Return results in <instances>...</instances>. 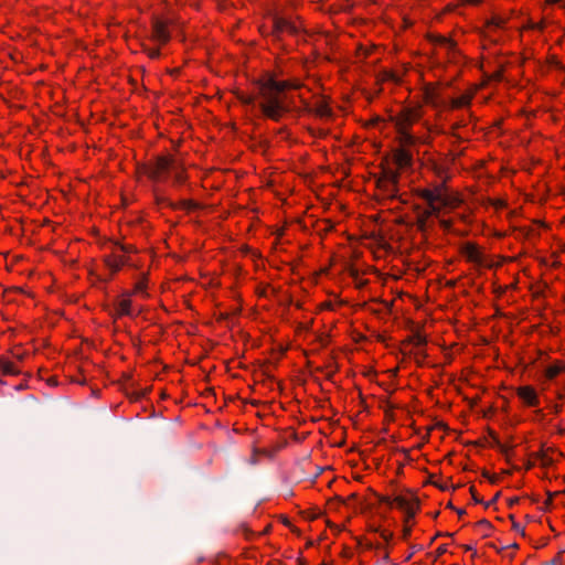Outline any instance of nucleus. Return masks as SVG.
Masks as SVG:
<instances>
[{
  "label": "nucleus",
  "instance_id": "6e6d98bb",
  "mask_svg": "<svg viewBox=\"0 0 565 565\" xmlns=\"http://www.w3.org/2000/svg\"><path fill=\"white\" fill-rule=\"evenodd\" d=\"M511 547H513V548H518V547H519V545H518L516 543H513V544L511 545Z\"/></svg>",
  "mask_w": 565,
  "mask_h": 565
},
{
  "label": "nucleus",
  "instance_id": "3c124183",
  "mask_svg": "<svg viewBox=\"0 0 565 565\" xmlns=\"http://www.w3.org/2000/svg\"><path fill=\"white\" fill-rule=\"evenodd\" d=\"M548 3H557L559 2L561 0H546Z\"/></svg>",
  "mask_w": 565,
  "mask_h": 565
},
{
  "label": "nucleus",
  "instance_id": "c9c22d12",
  "mask_svg": "<svg viewBox=\"0 0 565 565\" xmlns=\"http://www.w3.org/2000/svg\"><path fill=\"white\" fill-rule=\"evenodd\" d=\"M409 535H411V527L409 526H405L404 530H403V537L407 539Z\"/></svg>",
  "mask_w": 565,
  "mask_h": 565
},
{
  "label": "nucleus",
  "instance_id": "37998d69",
  "mask_svg": "<svg viewBox=\"0 0 565 565\" xmlns=\"http://www.w3.org/2000/svg\"><path fill=\"white\" fill-rule=\"evenodd\" d=\"M518 501H519V499H518V498H513V499H511V500L509 501V504H510V505H513V504H515Z\"/></svg>",
  "mask_w": 565,
  "mask_h": 565
},
{
  "label": "nucleus",
  "instance_id": "1a4fd4ad",
  "mask_svg": "<svg viewBox=\"0 0 565 565\" xmlns=\"http://www.w3.org/2000/svg\"><path fill=\"white\" fill-rule=\"evenodd\" d=\"M518 396L527 406H535L539 403V397L535 390L531 386H521L518 388Z\"/></svg>",
  "mask_w": 565,
  "mask_h": 565
},
{
  "label": "nucleus",
  "instance_id": "e433bc0d",
  "mask_svg": "<svg viewBox=\"0 0 565 565\" xmlns=\"http://www.w3.org/2000/svg\"><path fill=\"white\" fill-rule=\"evenodd\" d=\"M540 457H541V459H542V463H543L544 466H547V465H550V463H551V459H550V458H547L546 456L542 455V456H540Z\"/></svg>",
  "mask_w": 565,
  "mask_h": 565
},
{
  "label": "nucleus",
  "instance_id": "a878e982",
  "mask_svg": "<svg viewBox=\"0 0 565 565\" xmlns=\"http://www.w3.org/2000/svg\"><path fill=\"white\" fill-rule=\"evenodd\" d=\"M476 525L484 531H489L491 529V523L486 519L478 521Z\"/></svg>",
  "mask_w": 565,
  "mask_h": 565
},
{
  "label": "nucleus",
  "instance_id": "423d86ee",
  "mask_svg": "<svg viewBox=\"0 0 565 565\" xmlns=\"http://www.w3.org/2000/svg\"><path fill=\"white\" fill-rule=\"evenodd\" d=\"M419 108H404L401 114L394 117L392 120L395 124L396 129H408L416 120L420 118Z\"/></svg>",
  "mask_w": 565,
  "mask_h": 565
},
{
  "label": "nucleus",
  "instance_id": "a211bd4d",
  "mask_svg": "<svg viewBox=\"0 0 565 565\" xmlns=\"http://www.w3.org/2000/svg\"><path fill=\"white\" fill-rule=\"evenodd\" d=\"M434 42L439 45L446 46L449 50H455L456 47V43L452 40L447 39L443 35L435 36Z\"/></svg>",
  "mask_w": 565,
  "mask_h": 565
},
{
  "label": "nucleus",
  "instance_id": "20e7f679",
  "mask_svg": "<svg viewBox=\"0 0 565 565\" xmlns=\"http://www.w3.org/2000/svg\"><path fill=\"white\" fill-rule=\"evenodd\" d=\"M173 169H179V166L172 156L158 157L153 164L143 167L145 173L152 180H159L161 174L172 172Z\"/></svg>",
  "mask_w": 565,
  "mask_h": 565
},
{
  "label": "nucleus",
  "instance_id": "473e14b6",
  "mask_svg": "<svg viewBox=\"0 0 565 565\" xmlns=\"http://www.w3.org/2000/svg\"><path fill=\"white\" fill-rule=\"evenodd\" d=\"M499 497H500V492H498V493L493 497V499H492L491 501H489V502H484V503H483V504H484V507H486V508H489L491 504H493V503L499 499Z\"/></svg>",
  "mask_w": 565,
  "mask_h": 565
},
{
  "label": "nucleus",
  "instance_id": "a19ab883",
  "mask_svg": "<svg viewBox=\"0 0 565 565\" xmlns=\"http://www.w3.org/2000/svg\"><path fill=\"white\" fill-rule=\"evenodd\" d=\"M491 483H495L498 481V477L495 475L490 476L488 479Z\"/></svg>",
  "mask_w": 565,
  "mask_h": 565
},
{
  "label": "nucleus",
  "instance_id": "a18cd8bd",
  "mask_svg": "<svg viewBox=\"0 0 565 565\" xmlns=\"http://www.w3.org/2000/svg\"><path fill=\"white\" fill-rule=\"evenodd\" d=\"M468 3L478 4L480 0H466Z\"/></svg>",
  "mask_w": 565,
  "mask_h": 565
},
{
  "label": "nucleus",
  "instance_id": "5fc2aeb1",
  "mask_svg": "<svg viewBox=\"0 0 565 565\" xmlns=\"http://www.w3.org/2000/svg\"><path fill=\"white\" fill-rule=\"evenodd\" d=\"M465 550H466V551H472V547H471V546H469V545H467V546L465 547Z\"/></svg>",
  "mask_w": 565,
  "mask_h": 565
},
{
  "label": "nucleus",
  "instance_id": "4c0bfd02",
  "mask_svg": "<svg viewBox=\"0 0 565 565\" xmlns=\"http://www.w3.org/2000/svg\"><path fill=\"white\" fill-rule=\"evenodd\" d=\"M446 545H440L438 548H437V554L438 555H441L444 553H446Z\"/></svg>",
  "mask_w": 565,
  "mask_h": 565
},
{
  "label": "nucleus",
  "instance_id": "13d9d810",
  "mask_svg": "<svg viewBox=\"0 0 565 565\" xmlns=\"http://www.w3.org/2000/svg\"><path fill=\"white\" fill-rule=\"evenodd\" d=\"M331 377H332V373H329V374L327 375V379H328V380H330Z\"/></svg>",
  "mask_w": 565,
  "mask_h": 565
},
{
  "label": "nucleus",
  "instance_id": "0eeeda50",
  "mask_svg": "<svg viewBox=\"0 0 565 565\" xmlns=\"http://www.w3.org/2000/svg\"><path fill=\"white\" fill-rule=\"evenodd\" d=\"M274 24V33L278 38L280 33L288 32L292 35H298L300 33V28L296 25L294 22L281 18V17H274L273 19Z\"/></svg>",
  "mask_w": 565,
  "mask_h": 565
},
{
  "label": "nucleus",
  "instance_id": "2f4dec72",
  "mask_svg": "<svg viewBox=\"0 0 565 565\" xmlns=\"http://www.w3.org/2000/svg\"><path fill=\"white\" fill-rule=\"evenodd\" d=\"M116 245L125 253H129L132 250V246H128V245H121L119 243H116Z\"/></svg>",
  "mask_w": 565,
  "mask_h": 565
},
{
  "label": "nucleus",
  "instance_id": "6e6552de",
  "mask_svg": "<svg viewBox=\"0 0 565 565\" xmlns=\"http://www.w3.org/2000/svg\"><path fill=\"white\" fill-rule=\"evenodd\" d=\"M152 38L161 44L170 40L167 23L158 18H153L152 20Z\"/></svg>",
  "mask_w": 565,
  "mask_h": 565
},
{
  "label": "nucleus",
  "instance_id": "9d476101",
  "mask_svg": "<svg viewBox=\"0 0 565 565\" xmlns=\"http://www.w3.org/2000/svg\"><path fill=\"white\" fill-rule=\"evenodd\" d=\"M156 200H157L158 204H167L168 206H170L172 209L182 207L185 210H193V209L198 207V204L190 200H182L179 203H173V202L169 201L167 198L161 196L159 194L156 195Z\"/></svg>",
  "mask_w": 565,
  "mask_h": 565
},
{
  "label": "nucleus",
  "instance_id": "8fccbe9b",
  "mask_svg": "<svg viewBox=\"0 0 565 565\" xmlns=\"http://www.w3.org/2000/svg\"><path fill=\"white\" fill-rule=\"evenodd\" d=\"M482 476H483L484 478L489 479V477H490L491 475H490L488 471H483V472H482Z\"/></svg>",
  "mask_w": 565,
  "mask_h": 565
},
{
  "label": "nucleus",
  "instance_id": "c756f323",
  "mask_svg": "<svg viewBox=\"0 0 565 565\" xmlns=\"http://www.w3.org/2000/svg\"><path fill=\"white\" fill-rule=\"evenodd\" d=\"M512 529H513L514 531H516V532H520L522 535H524V534H525V533H524V529H523V527H521V525H520L518 522H515V521H513Z\"/></svg>",
  "mask_w": 565,
  "mask_h": 565
},
{
  "label": "nucleus",
  "instance_id": "de8ad7c7",
  "mask_svg": "<svg viewBox=\"0 0 565 565\" xmlns=\"http://www.w3.org/2000/svg\"><path fill=\"white\" fill-rule=\"evenodd\" d=\"M356 498H358V497H356V494H355V493H352V494L348 498V500H356Z\"/></svg>",
  "mask_w": 565,
  "mask_h": 565
},
{
  "label": "nucleus",
  "instance_id": "c85d7f7f",
  "mask_svg": "<svg viewBox=\"0 0 565 565\" xmlns=\"http://www.w3.org/2000/svg\"><path fill=\"white\" fill-rule=\"evenodd\" d=\"M146 288V285L143 281H138L136 285H135V292H142Z\"/></svg>",
  "mask_w": 565,
  "mask_h": 565
},
{
  "label": "nucleus",
  "instance_id": "49530a36",
  "mask_svg": "<svg viewBox=\"0 0 565 565\" xmlns=\"http://www.w3.org/2000/svg\"><path fill=\"white\" fill-rule=\"evenodd\" d=\"M543 565H556V559H553L551 562H546Z\"/></svg>",
  "mask_w": 565,
  "mask_h": 565
},
{
  "label": "nucleus",
  "instance_id": "09e8293b",
  "mask_svg": "<svg viewBox=\"0 0 565 565\" xmlns=\"http://www.w3.org/2000/svg\"><path fill=\"white\" fill-rule=\"evenodd\" d=\"M454 106H455V107H459V106H461V102H460V100H455V102H454Z\"/></svg>",
  "mask_w": 565,
  "mask_h": 565
},
{
  "label": "nucleus",
  "instance_id": "603ef678",
  "mask_svg": "<svg viewBox=\"0 0 565 565\" xmlns=\"http://www.w3.org/2000/svg\"><path fill=\"white\" fill-rule=\"evenodd\" d=\"M441 224H443V226H445L446 228H447V227H449V224H448V222H446V221H443V222H441Z\"/></svg>",
  "mask_w": 565,
  "mask_h": 565
},
{
  "label": "nucleus",
  "instance_id": "f257e3e1",
  "mask_svg": "<svg viewBox=\"0 0 565 565\" xmlns=\"http://www.w3.org/2000/svg\"><path fill=\"white\" fill-rule=\"evenodd\" d=\"M288 82L276 81L270 77L259 83V108L263 115L271 120L279 121L285 113L290 110L289 97L286 94Z\"/></svg>",
  "mask_w": 565,
  "mask_h": 565
},
{
  "label": "nucleus",
  "instance_id": "4468645a",
  "mask_svg": "<svg viewBox=\"0 0 565 565\" xmlns=\"http://www.w3.org/2000/svg\"><path fill=\"white\" fill-rule=\"evenodd\" d=\"M107 267L111 270V273H117L121 265L127 262V259L122 256H109L105 259Z\"/></svg>",
  "mask_w": 565,
  "mask_h": 565
},
{
  "label": "nucleus",
  "instance_id": "4d7b16f0",
  "mask_svg": "<svg viewBox=\"0 0 565 565\" xmlns=\"http://www.w3.org/2000/svg\"><path fill=\"white\" fill-rule=\"evenodd\" d=\"M558 433H559V434H564V433H565V429L559 428V429H558Z\"/></svg>",
  "mask_w": 565,
  "mask_h": 565
},
{
  "label": "nucleus",
  "instance_id": "4be33fe9",
  "mask_svg": "<svg viewBox=\"0 0 565 565\" xmlns=\"http://www.w3.org/2000/svg\"><path fill=\"white\" fill-rule=\"evenodd\" d=\"M505 20L501 17H492L488 22V28L500 29L504 25Z\"/></svg>",
  "mask_w": 565,
  "mask_h": 565
},
{
  "label": "nucleus",
  "instance_id": "bb28decb",
  "mask_svg": "<svg viewBox=\"0 0 565 565\" xmlns=\"http://www.w3.org/2000/svg\"><path fill=\"white\" fill-rule=\"evenodd\" d=\"M470 492L472 494V500L476 502V503H479V504H483V500L477 494L476 490L473 487L470 488Z\"/></svg>",
  "mask_w": 565,
  "mask_h": 565
},
{
  "label": "nucleus",
  "instance_id": "6ab92c4d",
  "mask_svg": "<svg viewBox=\"0 0 565 565\" xmlns=\"http://www.w3.org/2000/svg\"><path fill=\"white\" fill-rule=\"evenodd\" d=\"M315 113L320 117H330L332 114L329 106L324 103H319L315 108Z\"/></svg>",
  "mask_w": 565,
  "mask_h": 565
},
{
  "label": "nucleus",
  "instance_id": "cd10ccee",
  "mask_svg": "<svg viewBox=\"0 0 565 565\" xmlns=\"http://www.w3.org/2000/svg\"><path fill=\"white\" fill-rule=\"evenodd\" d=\"M148 55L151 57V58H157L159 57L160 55V51L158 49H149L148 50Z\"/></svg>",
  "mask_w": 565,
  "mask_h": 565
},
{
  "label": "nucleus",
  "instance_id": "72a5a7b5",
  "mask_svg": "<svg viewBox=\"0 0 565 565\" xmlns=\"http://www.w3.org/2000/svg\"><path fill=\"white\" fill-rule=\"evenodd\" d=\"M381 536L383 537V540L388 541V540H391V537H392V533L386 532V531H383V532L381 533Z\"/></svg>",
  "mask_w": 565,
  "mask_h": 565
},
{
  "label": "nucleus",
  "instance_id": "f8f14e48",
  "mask_svg": "<svg viewBox=\"0 0 565 565\" xmlns=\"http://www.w3.org/2000/svg\"><path fill=\"white\" fill-rule=\"evenodd\" d=\"M462 253L468 258L469 262H473V263L481 262V254L478 250L477 246L473 244L465 245Z\"/></svg>",
  "mask_w": 565,
  "mask_h": 565
},
{
  "label": "nucleus",
  "instance_id": "f03ea898",
  "mask_svg": "<svg viewBox=\"0 0 565 565\" xmlns=\"http://www.w3.org/2000/svg\"><path fill=\"white\" fill-rule=\"evenodd\" d=\"M419 196L424 199L429 205V210L424 212V214L418 218V225L420 230L424 228L426 220L431 214L438 213L441 206H450L455 203V199L446 194L441 186L435 189L434 191L428 189L420 190Z\"/></svg>",
  "mask_w": 565,
  "mask_h": 565
},
{
  "label": "nucleus",
  "instance_id": "864d4df0",
  "mask_svg": "<svg viewBox=\"0 0 565 565\" xmlns=\"http://www.w3.org/2000/svg\"><path fill=\"white\" fill-rule=\"evenodd\" d=\"M284 523H285L286 525L290 526V523H289V521H288L287 519H284Z\"/></svg>",
  "mask_w": 565,
  "mask_h": 565
},
{
  "label": "nucleus",
  "instance_id": "7ed1b4c3",
  "mask_svg": "<svg viewBox=\"0 0 565 565\" xmlns=\"http://www.w3.org/2000/svg\"><path fill=\"white\" fill-rule=\"evenodd\" d=\"M380 502L386 503L392 507L394 503L402 510L405 511V522L413 519L416 512L419 510V500L413 493H408L406 495H397L393 500L387 497H380Z\"/></svg>",
  "mask_w": 565,
  "mask_h": 565
},
{
  "label": "nucleus",
  "instance_id": "7c9ffc66",
  "mask_svg": "<svg viewBox=\"0 0 565 565\" xmlns=\"http://www.w3.org/2000/svg\"><path fill=\"white\" fill-rule=\"evenodd\" d=\"M288 89H297L300 87V84L297 81H287Z\"/></svg>",
  "mask_w": 565,
  "mask_h": 565
},
{
  "label": "nucleus",
  "instance_id": "dca6fc26",
  "mask_svg": "<svg viewBox=\"0 0 565 565\" xmlns=\"http://www.w3.org/2000/svg\"><path fill=\"white\" fill-rule=\"evenodd\" d=\"M561 373H565V365L564 364H553V365H550L546 369V371H545L546 377L550 379V380L556 377Z\"/></svg>",
  "mask_w": 565,
  "mask_h": 565
},
{
  "label": "nucleus",
  "instance_id": "79ce46f5",
  "mask_svg": "<svg viewBox=\"0 0 565 565\" xmlns=\"http://www.w3.org/2000/svg\"><path fill=\"white\" fill-rule=\"evenodd\" d=\"M535 414H536V416H537L540 419H542V418L544 417V414H543V412H542L541 409H537V411L535 412Z\"/></svg>",
  "mask_w": 565,
  "mask_h": 565
},
{
  "label": "nucleus",
  "instance_id": "58836bf2",
  "mask_svg": "<svg viewBox=\"0 0 565 565\" xmlns=\"http://www.w3.org/2000/svg\"><path fill=\"white\" fill-rule=\"evenodd\" d=\"M437 488H439L440 490L443 491H446L448 490V486L447 484H443V483H434Z\"/></svg>",
  "mask_w": 565,
  "mask_h": 565
},
{
  "label": "nucleus",
  "instance_id": "5701e85b",
  "mask_svg": "<svg viewBox=\"0 0 565 565\" xmlns=\"http://www.w3.org/2000/svg\"><path fill=\"white\" fill-rule=\"evenodd\" d=\"M238 99L244 105H248V106H254L255 105V97L254 96L241 94V95H238Z\"/></svg>",
  "mask_w": 565,
  "mask_h": 565
},
{
  "label": "nucleus",
  "instance_id": "c03bdc74",
  "mask_svg": "<svg viewBox=\"0 0 565 565\" xmlns=\"http://www.w3.org/2000/svg\"><path fill=\"white\" fill-rule=\"evenodd\" d=\"M455 510L458 513V515H460V516L466 513L465 510H462V509H455Z\"/></svg>",
  "mask_w": 565,
  "mask_h": 565
},
{
  "label": "nucleus",
  "instance_id": "ddd939ff",
  "mask_svg": "<svg viewBox=\"0 0 565 565\" xmlns=\"http://www.w3.org/2000/svg\"><path fill=\"white\" fill-rule=\"evenodd\" d=\"M397 134L402 148L415 145L416 138L409 134L408 129H397Z\"/></svg>",
  "mask_w": 565,
  "mask_h": 565
},
{
  "label": "nucleus",
  "instance_id": "412c9836",
  "mask_svg": "<svg viewBox=\"0 0 565 565\" xmlns=\"http://www.w3.org/2000/svg\"><path fill=\"white\" fill-rule=\"evenodd\" d=\"M179 169H173L171 173H173V179L175 183H183L185 181L184 169L182 164L178 161Z\"/></svg>",
  "mask_w": 565,
  "mask_h": 565
},
{
  "label": "nucleus",
  "instance_id": "ea45409f",
  "mask_svg": "<svg viewBox=\"0 0 565 565\" xmlns=\"http://www.w3.org/2000/svg\"><path fill=\"white\" fill-rule=\"evenodd\" d=\"M552 409H553V412H554L555 414H557V413H559V412H561L562 407H561V405H554V406L552 407Z\"/></svg>",
  "mask_w": 565,
  "mask_h": 565
},
{
  "label": "nucleus",
  "instance_id": "39448f33",
  "mask_svg": "<svg viewBox=\"0 0 565 565\" xmlns=\"http://www.w3.org/2000/svg\"><path fill=\"white\" fill-rule=\"evenodd\" d=\"M399 173L392 169H385L382 177L376 181L380 188L387 196L395 198L397 193Z\"/></svg>",
  "mask_w": 565,
  "mask_h": 565
},
{
  "label": "nucleus",
  "instance_id": "bf43d9fd",
  "mask_svg": "<svg viewBox=\"0 0 565 565\" xmlns=\"http://www.w3.org/2000/svg\"><path fill=\"white\" fill-rule=\"evenodd\" d=\"M438 535H441V534L439 533ZM445 535H447V536H452V534H451V533H446Z\"/></svg>",
  "mask_w": 565,
  "mask_h": 565
},
{
  "label": "nucleus",
  "instance_id": "b1692460",
  "mask_svg": "<svg viewBox=\"0 0 565 565\" xmlns=\"http://www.w3.org/2000/svg\"><path fill=\"white\" fill-rule=\"evenodd\" d=\"M490 435L492 437L493 444L499 447L500 451L503 452V454H508V447H505L504 445H502L500 443V440L497 437V435L493 431H490Z\"/></svg>",
  "mask_w": 565,
  "mask_h": 565
},
{
  "label": "nucleus",
  "instance_id": "aec40b11",
  "mask_svg": "<svg viewBox=\"0 0 565 565\" xmlns=\"http://www.w3.org/2000/svg\"><path fill=\"white\" fill-rule=\"evenodd\" d=\"M408 343H414L417 347L425 345L427 343L426 337L420 334L419 332H415L412 337L407 339Z\"/></svg>",
  "mask_w": 565,
  "mask_h": 565
},
{
  "label": "nucleus",
  "instance_id": "2eb2a0df",
  "mask_svg": "<svg viewBox=\"0 0 565 565\" xmlns=\"http://www.w3.org/2000/svg\"><path fill=\"white\" fill-rule=\"evenodd\" d=\"M117 312L119 316H131V301L129 299H121L117 303Z\"/></svg>",
  "mask_w": 565,
  "mask_h": 565
},
{
  "label": "nucleus",
  "instance_id": "393cba45",
  "mask_svg": "<svg viewBox=\"0 0 565 565\" xmlns=\"http://www.w3.org/2000/svg\"><path fill=\"white\" fill-rule=\"evenodd\" d=\"M426 102L433 105H436L437 103V96L434 90H427L426 92Z\"/></svg>",
  "mask_w": 565,
  "mask_h": 565
},
{
  "label": "nucleus",
  "instance_id": "f704fd0d",
  "mask_svg": "<svg viewBox=\"0 0 565 565\" xmlns=\"http://www.w3.org/2000/svg\"><path fill=\"white\" fill-rule=\"evenodd\" d=\"M552 493L548 494V498L544 501V507L543 509H547L552 502Z\"/></svg>",
  "mask_w": 565,
  "mask_h": 565
},
{
  "label": "nucleus",
  "instance_id": "9b49d317",
  "mask_svg": "<svg viewBox=\"0 0 565 565\" xmlns=\"http://www.w3.org/2000/svg\"><path fill=\"white\" fill-rule=\"evenodd\" d=\"M394 161L399 168H407L413 162V154L405 148H399L394 153Z\"/></svg>",
  "mask_w": 565,
  "mask_h": 565
},
{
  "label": "nucleus",
  "instance_id": "f3484780",
  "mask_svg": "<svg viewBox=\"0 0 565 565\" xmlns=\"http://www.w3.org/2000/svg\"><path fill=\"white\" fill-rule=\"evenodd\" d=\"M0 370L2 371L3 374L7 375H14L19 373L18 369L12 362L4 360H0Z\"/></svg>",
  "mask_w": 565,
  "mask_h": 565
}]
</instances>
